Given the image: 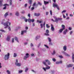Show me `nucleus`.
<instances>
[{
    "label": "nucleus",
    "mask_w": 74,
    "mask_h": 74,
    "mask_svg": "<svg viewBox=\"0 0 74 74\" xmlns=\"http://www.w3.org/2000/svg\"><path fill=\"white\" fill-rule=\"evenodd\" d=\"M63 49L64 51H66L67 50V46L66 45L64 46L63 47Z\"/></svg>",
    "instance_id": "obj_14"
},
{
    "label": "nucleus",
    "mask_w": 74,
    "mask_h": 74,
    "mask_svg": "<svg viewBox=\"0 0 74 74\" xmlns=\"http://www.w3.org/2000/svg\"><path fill=\"white\" fill-rule=\"evenodd\" d=\"M3 0H0V6H3Z\"/></svg>",
    "instance_id": "obj_18"
},
{
    "label": "nucleus",
    "mask_w": 74,
    "mask_h": 74,
    "mask_svg": "<svg viewBox=\"0 0 74 74\" xmlns=\"http://www.w3.org/2000/svg\"><path fill=\"white\" fill-rule=\"evenodd\" d=\"M74 66V64H69L67 66V67L68 68H69L70 67H72Z\"/></svg>",
    "instance_id": "obj_10"
},
{
    "label": "nucleus",
    "mask_w": 74,
    "mask_h": 74,
    "mask_svg": "<svg viewBox=\"0 0 74 74\" xmlns=\"http://www.w3.org/2000/svg\"><path fill=\"white\" fill-rule=\"evenodd\" d=\"M15 64L16 66H18V67H20L21 66V63H18V60L17 59L16 60Z\"/></svg>",
    "instance_id": "obj_4"
},
{
    "label": "nucleus",
    "mask_w": 74,
    "mask_h": 74,
    "mask_svg": "<svg viewBox=\"0 0 74 74\" xmlns=\"http://www.w3.org/2000/svg\"><path fill=\"white\" fill-rule=\"evenodd\" d=\"M23 34H24V32L23 31H22L21 34V35H23Z\"/></svg>",
    "instance_id": "obj_45"
},
{
    "label": "nucleus",
    "mask_w": 74,
    "mask_h": 74,
    "mask_svg": "<svg viewBox=\"0 0 74 74\" xmlns=\"http://www.w3.org/2000/svg\"><path fill=\"white\" fill-rule=\"evenodd\" d=\"M30 46L31 47H34V45H33V43H31L30 44Z\"/></svg>",
    "instance_id": "obj_44"
},
{
    "label": "nucleus",
    "mask_w": 74,
    "mask_h": 74,
    "mask_svg": "<svg viewBox=\"0 0 74 74\" xmlns=\"http://www.w3.org/2000/svg\"><path fill=\"white\" fill-rule=\"evenodd\" d=\"M23 31L24 33H26V32H27V30H23Z\"/></svg>",
    "instance_id": "obj_61"
},
{
    "label": "nucleus",
    "mask_w": 74,
    "mask_h": 74,
    "mask_svg": "<svg viewBox=\"0 0 74 74\" xmlns=\"http://www.w3.org/2000/svg\"><path fill=\"white\" fill-rule=\"evenodd\" d=\"M49 45H52V43L51 42H49Z\"/></svg>",
    "instance_id": "obj_55"
},
{
    "label": "nucleus",
    "mask_w": 74,
    "mask_h": 74,
    "mask_svg": "<svg viewBox=\"0 0 74 74\" xmlns=\"http://www.w3.org/2000/svg\"><path fill=\"white\" fill-rule=\"evenodd\" d=\"M52 60L53 62H56V59L55 58H53L52 59Z\"/></svg>",
    "instance_id": "obj_37"
},
{
    "label": "nucleus",
    "mask_w": 74,
    "mask_h": 74,
    "mask_svg": "<svg viewBox=\"0 0 74 74\" xmlns=\"http://www.w3.org/2000/svg\"><path fill=\"white\" fill-rule=\"evenodd\" d=\"M59 57L60 58H63V56H59Z\"/></svg>",
    "instance_id": "obj_63"
},
{
    "label": "nucleus",
    "mask_w": 74,
    "mask_h": 74,
    "mask_svg": "<svg viewBox=\"0 0 74 74\" xmlns=\"http://www.w3.org/2000/svg\"><path fill=\"white\" fill-rule=\"evenodd\" d=\"M62 53H63V54H64L65 56H68V57H70V55H69V54H67V53H66L64 51H61Z\"/></svg>",
    "instance_id": "obj_7"
},
{
    "label": "nucleus",
    "mask_w": 74,
    "mask_h": 74,
    "mask_svg": "<svg viewBox=\"0 0 74 74\" xmlns=\"http://www.w3.org/2000/svg\"><path fill=\"white\" fill-rule=\"evenodd\" d=\"M67 29H66L64 31V34H66V33H67Z\"/></svg>",
    "instance_id": "obj_21"
},
{
    "label": "nucleus",
    "mask_w": 74,
    "mask_h": 74,
    "mask_svg": "<svg viewBox=\"0 0 74 74\" xmlns=\"http://www.w3.org/2000/svg\"><path fill=\"white\" fill-rule=\"evenodd\" d=\"M28 70H29V68H27V67H26L25 69V72H27Z\"/></svg>",
    "instance_id": "obj_27"
},
{
    "label": "nucleus",
    "mask_w": 74,
    "mask_h": 74,
    "mask_svg": "<svg viewBox=\"0 0 74 74\" xmlns=\"http://www.w3.org/2000/svg\"><path fill=\"white\" fill-rule=\"evenodd\" d=\"M48 40L49 42H51L52 40H51V38H50L48 37Z\"/></svg>",
    "instance_id": "obj_32"
},
{
    "label": "nucleus",
    "mask_w": 74,
    "mask_h": 74,
    "mask_svg": "<svg viewBox=\"0 0 74 74\" xmlns=\"http://www.w3.org/2000/svg\"><path fill=\"white\" fill-rule=\"evenodd\" d=\"M42 69L44 70L45 71H47V70H47V69H46V68L43 67L42 68Z\"/></svg>",
    "instance_id": "obj_34"
},
{
    "label": "nucleus",
    "mask_w": 74,
    "mask_h": 74,
    "mask_svg": "<svg viewBox=\"0 0 74 74\" xmlns=\"http://www.w3.org/2000/svg\"><path fill=\"white\" fill-rule=\"evenodd\" d=\"M72 33H73V31H70V35H71V34H72Z\"/></svg>",
    "instance_id": "obj_56"
},
{
    "label": "nucleus",
    "mask_w": 74,
    "mask_h": 74,
    "mask_svg": "<svg viewBox=\"0 0 74 74\" xmlns=\"http://www.w3.org/2000/svg\"><path fill=\"white\" fill-rule=\"evenodd\" d=\"M10 58V53H8L7 54H6L5 55V56L4 57V59L5 60H8Z\"/></svg>",
    "instance_id": "obj_3"
},
{
    "label": "nucleus",
    "mask_w": 74,
    "mask_h": 74,
    "mask_svg": "<svg viewBox=\"0 0 74 74\" xmlns=\"http://www.w3.org/2000/svg\"><path fill=\"white\" fill-rule=\"evenodd\" d=\"M64 30V29H63L62 28L60 29L59 30V32L60 33H62V32H63V30Z\"/></svg>",
    "instance_id": "obj_31"
},
{
    "label": "nucleus",
    "mask_w": 74,
    "mask_h": 74,
    "mask_svg": "<svg viewBox=\"0 0 74 74\" xmlns=\"http://www.w3.org/2000/svg\"><path fill=\"white\" fill-rule=\"evenodd\" d=\"M5 6L3 8V10H5V9H6V8H7V7H6V6Z\"/></svg>",
    "instance_id": "obj_59"
},
{
    "label": "nucleus",
    "mask_w": 74,
    "mask_h": 74,
    "mask_svg": "<svg viewBox=\"0 0 74 74\" xmlns=\"http://www.w3.org/2000/svg\"><path fill=\"white\" fill-rule=\"evenodd\" d=\"M35 26V23H32V26L34 27V26Z\"/></svg>",
    "instance_id": "obj_50"
},
{
    "label": "nucleus",
    "mask_w": 74,
    "mask_h": 74,
    "mask_svg": "<svg viewBox=\"0 0 74 74\" xmlns=\"http://www.w3.org/2000/svg\"><path fill=\"white\" fill-rule=\"evenodd\" d=\"M4 21H5V19H3V20L1 22V24L3 25L4 26H5V27H4V28L5 29L9 26V25H8V23H9V25H11V23L9 22L8 21H7L6 23H4Z\"/></svg>",
    "instance_id": "obj_1"
},
{
    "label": "nucleus",
    "mask_w": 74,
    "mask_h": 74,
    "mask_svg": "<svg viewBox=\"0 0 74 74\" xmlns=\"http://www.w3.org/2000/svg\"><path fill=\"white\" fill-rule=\"evenodd\" d=\"M46 33H49V30H48V29L46 30Z\"/></svg>",
    "instance_id": "obj_40"
},
{
    "label": "nucleus",
    "mask_w": 74,
    "mask_h": 74,
    "mask_svg": "<svg viewBox=\"0 0 74 74\" xmlns=\"http://www.w3.org/2000/svg\"><path fill=\"white\" fill-rule=\"evenodd\" d=\"M51 74H54V71H51Z\"/></svg>",
    "instance_id": "obj_53"
},
{
    "label": "nucleus",
    "mask_w": 74,
    "mask_h": 74,
    "mask_svg": "<svg viewBox=\"0 0 74 74\" xmlns=\"http://www.w3.org/2000/svg\"><path fill=\"white\" fill-rule=\"evenodd\" d=\"M66 12V10H64L62 12V14H63L64 12Z\"/></svg>",
    "instance_id": "obj_43"
},
{
    "label": "nucleus",
    "mask_w": 74,
    "mask_h": 74,
    "mask_svg": "<svg viewBox=\"0 0 74 74\" xmlns=\"http://www.w3.org/2000/svg\"><path fill=\"white\" fill-rule=\"evenodd\" d=\"M44 46L46 47V48H49V47L48 46H47V45H44Z\"/></svg>",
    "instance_id": "obj_39"
},
{
    "label": "nucleus",
    "mask_w": 74,
    "mask_h": 74,
    "mask_svg": "<svg viewBox=\"0 0 74 74\" xmlns=\"http://www.w3.org/2000/svg\"><path fill=\"white\" fill-rule=\"evenodd\" d=\"M44 4L45 5H47V4H49V1H44Z\"/></svg>",
    "instance_id": "obj_15"
},
{
    "label": "nucleus",
    "mask_w": 74,
    "mask_h": 74,
    "mask_svg": "<svg viewBox=\"0 0 74 74\" xmlns=\"http://www.w3.org/2000/svg\"><path fill=\"white\" fill-rule=\"evenodd\" d=\"M12 43L14 42V38H13L12 39Z\"/></svg>",
    "instance_id": "obj_51"
},
{
    "label": "nucleus",
    "mask_w": 74,
    "mask_h": 74,
    "mask_svg": "<svg viewBox=\"0 0 74 74\" xmlns=\"http://www.w3.org/2000/svg\"><path fill=\"white\" fill-rule=\"evenodd\" d=\"M15 15L17 16H18L19 15V12H16Z\"/></svg>",
    "instance_id": "obj_22"
},
{
    "label": "nucleus",
    "mask_w": 74,
    "mask_h": 74,
    "mask_svg": "<svg viewBox=\"0 0 74 74\" xmlns=\"http://www.w3.org/2000/svg\"><path fill=\"white\" fill-rule=\"evenodd\" d=\"M58 21H62V18H58Z\"/></svg>",
    "instance_id": "obj_49"
},
{
    "label": "nucleus",
    "mask_w": 74,
    "mask_h": 74,
    "mask_svg": "<svg viewBox=\"0 0 74 74\" xmlns=\"http://www.w3.org/2000/svg\"><path fill=\"white\" fill-rule=\"evenodd\" d=\"M55 53H56V51H55L53 50V52L52 53V54L53 55H54Z\"/></svg>",
    "instance_id": "obj_29"
},
{
    "label": "nucleus",
    "mask_w": 74,
    "mask_h": 74,
    "mask_svg": "<svg viewBox=\"0 0 74 74\" xmlns=\"http://www.w3.org/2000/svg\"><path fill=\"white\" fill-rule=\"evenodd\" d=\"M0 31L2 32H3L4 33H5L6 32L3 29L0 30Z\"/></svg>",
    "instance_id": "obj_35"
},
{
    "label": "nucleus",
    "mask_w": 74,
    "mask_h": 74,
    "mask_svg": "<svg viewBox=\"0 0 74 74\" xmlns=\"http://www.w3.org/2000/svg\"><path fill=\"white\" fill-rule=\"evenodd\" d=\"M40 36H36L35 37L36 40L37 41V40L38 39H39V38H40Z\"/></svg>",
    "instance_id": "obj_17"
},
{
    "label": "nucleus",
    "mask_w": 74,
    "mask_h": 74,
    "mask_svg": "<svg viewBox=\"0 0 74 74\" xmlns=\"http://www.w3.org/2000/svg\"><path fill=\"white\" fill-rule=\"evenodd\" d=\"M28 1L29 2V4H30V5H32V2H33V0H29Z\"/></svg>",
    "instance_id": "obj_20"
},
{
    "label": "nucleus",
    "mask_w": 74,
    "mask_h": 74,
    "mask_svg": "<svg viewBox=\"0 0 74 74\" xmlns=\"http://www.w3.org/2000/svg\"><path fill=\"white\" fill-rule=\"evenodd\" d=\"M37 22H38L39 23H41L42 22L41 21H39V20H38L37 21Z\"/></svg>",
    "instance_id": "obj_42"
},
{
    "label": "nucleus",
    "mask_w": 74,
    "mask_h": 74,
    "mask_svg": "<svg viewBox=\"0 0 74 74\" xmlns=\"http://www.w3.org/2000/svg\"><path fill=\"white\" fill-rule=\"evenodd\" d=\"M41 45V43H39L38 45V48H39L40 47V46Z\"/></svg>",
    "instance_id": "obj_57"
},
{
    "label": "nucleus",
    "mask_w": 74,
    "mask_h": 74,
    "mask_svg": "<svg viewBox=\"0 0 74 74\" xmlns=\"http://www.w3.org/2000/svg\"><path fill=\"white\" fill-rule=\"evenodd\" d=\"M25 17H23V19H25V22H27V21H28V20H27V19H25Z\"/></svg>",
    "instance_id": "obj_28"
},
{
    "label": "nucleus",
    "mask_w": 74,
    "mask_h": 74,
    "mask_svg": "<svg viewBox=\"0 0 74 74\" xmlns=\"http://www.w3.org/2000/svg\"><path fill=\"white\" fill-rule=\"evenodd\" d=\"M27 44H28V43L27 42H25L24 43V45H27Z\"/></svg>",
    "instance_id": "obj_60"
},
{
    "label": "nucleus",
    "mask_w": 74,
    "mask_h": 74,
    "mask_svg": "<svg viewBox=\"0 0 74 74\" xmlns=\"http://www.w3.org/2000/svg\"><path fill=\"white\" fill-rule=\"evenodd\" d=\"M42 63H43V64L44 65H45V66H46V70H49V69H50V68H51V67L49 66H48V64H47V62H45L44 61H43L42 62Z\"/></svg>",
    "instance_id": "obj_2"
},
{
    "label": "nucleus",
    "mask_w": 74,
    "mask_h": 74,
    "mask_svg": "<svg viewBox=\"0 0 74 74\" xmlns=\"http://www.w3.org/2000/svg\"><path fill=\"white\" fill-rule=\"evenodd\" d=\"M32 72H33V73H36V71H34L33 70H32Z\"/></svg>",
    "instance_id": "obj_46"
},
{
    "label": "nucleus",
    "mask_w": 74,
    "mask_h": 74,
    "mask_svg": "<svg viewBox=\"0 0 74 74\" xmlns=\"http://www.w3.org/2000/svg\"><path fill=\"white\" fill-rule=\"evenodd\" d=\"M23 71H18V73H22Z\"/></svg>",
    "instance_id": "obj_54"
},
{
    "label": "nucleus",
    "mask_w": 74,
    "mask_h": 74,
    "mask_svg": "<svg viewBox=\"0 0 74 74\" xmlns=\"http://www.w3.org/2000/svg\"><path fill=\"white\" fill-rule=\"evenodd\" d=\"M46 27H47V28H49V26H48V25L47 24L46 25Z\"/></svg>",
    "instance_id": "obj_58"
},
{
    "label": "nucleus",
    "mask_w": 74,
    "mask_h": 74,
    "mask_svg": "<svg viewBox=\"0 0 74 74\" xmlns=\"http://www.w3.org/2000/svg\"><path fill=\"white\" fill-rule=\"evenodd\" d=\"M27 4H25V7H27Z\"/></svg>",
    "instance_id": "obj_64"
},
{
    "label": "nucleus",
    "mask_w": 74,
    "mask_h": 74,
    "mask_svg": "<svg viewBox=\"0 0 74 74\" xmlns=\"http://www.w3.org/2000/svg\"><path fill=\"white\" fill-rule=\"evenodd\" d=\"M13 56L14 57V58L16 57L17 56V54H16V53H14Z\"/></svg>",
    "instance_id": "obj_30"
},
{
    "label": "nucleus",
    "mask_w": 74,
    "mask_h": 74,
    "mask_svg": "<svg viewBox=\"0 0 74 74\" xmlns=\"http://www.w3.org/2000/svg\"><path fill=\"white\" fill-rule=\"evenodd\" d=\"M40 26H41V28H42V27H43V25H42V24H41L40 25Z\"/></svg>",
    "instance_id": "obj_47"
},
{
    "label": "nucleus",
    "mask_w": 74,
    "mask_h": 74,
    "mask_svg": "<svg viewBox=\"0 0 74 74\" xmlns=\"http://www.w3.org/2000/svg\"><path fill=\"white\" fill-rule=\"evenodd\" d=\"M29 57V54L27 53L25 54V56H24L23 58V59L24 60H26L27 58H28Z\"/></svg>",
    "instance_id": "obj_6"
},
{
    "label": "nucleus",
    "mask_w": 74,
    "mask_h": 74,
    "mask_svg": "<svg viewBox=\"0 0 74 74\" xmlns=\"http://www.w3.org/2000/svg\"><path fill=\"white\" fill-rule=\"evenodd\" d=\"M53 17L54 18L55 20H54L53 19H51V21H53V22H57V23H58V18L56 17V16H53Z\"/></svg>",
    "instance_id": "obj_5"
},
{
    "label": "nucleus",
    "mask_w": 74,
    "mask_h": 74,
    "mask_svg": "<svg viewBox=\"0 0 74 74\" xmlns=\"http://www.w3.org/2000/svg\"><path fill=\"white\" fill-rule=\"evenodd\" d=\"M9 3V4L10 5H12V0H10Z\"/></svg>",
    "instance_id": "obj_19"
},
{
    "label": "nucleus",
    "mask_w": 74,
    "mask_h": 74,
    "mask_svg": "<svg viewBox=\"0 0 74 74\" xmlns=\"http://www.w3.org/2000/svg\"><path fill=\"white\" fill-rule=\"evenodd\" d=\"M14 39L16 41L18 42H19V41L18 40V38H17V37H15L14 38Z\"/></svg>",
    "instance_id": "obj_26"
},
{
    "label": "nucleus",
    "mask_w": 74,
    "mask_h": 74,
    "mask_svg": "<svg viewBox=\"0 0 74 74\" xmlns=\"http://www.w3.org/2000/svg\"><path fill=\"white\" fill-rule=\"evenodd\" d=\"M51 30L52 32H54L55 31V28L53 27V25L52 24L51 25Z\"/></svg>",
    "instance_id": "obj_11"
},
{
    "label": "nucleus",
    "mask_w": 74,
    "mask_h": 74,
    "mask_svg": "<svg viewBox=\"0 0 74 74\" xmlns=\"http://www.w3.org/2000/svg\"><path fill=\"white\" fill-rule=\"evenodd\" d=\"M53 7H54V8H55V7H56L58 5L56 3H53Z\"/></svg>",
    "instance_id": "obj_16"
},
{
    "label": "nucleus",
    "mask_w": 74,
    "mask_h": 74,
    "mask_svg": "<svg viewBox=\"0 0 74 74\" xmlns=\"http://www.w3.org/2000/svg\"><path fill=\"white\" fill-rule=\"evenodd\" d=\"M10 38H11V36H8L6 38L7 41H9L10 40Z\"/></svg>",
    "instance_id": "obj_12"
},
{
    "label": "nucleus",
    "mask_w": 74,
    "mask_h": 74,
    "mask_svg": "<svg viewBox=\"0 0 74 74\" xmlns=\"http://www.w3.org/2000/svg\"><path fill=\"white\" fill-rule=\"evenodd\" d=\"M36 2H34L33 5V6L34 7V6H35V5H36Z\"/></svg>",
    "instance_id": "obj_41"
},
{
    "label": "nucleus",
    "mask_w": 74,
    "mask_h": 74,
    "mask_svg": "<svg viewBox=\"0 0 74 74\" xmlns=\"http://www.w3.org/2000/svg\"><path fill=\"white\" fill-rule=\"evenodd\" d=\"M49 33H47L45 34V36H49V34H48Z\"/></svg>",
    "instance_id": "obj_38"
},
{
    "label": "nucleus",
    "mask_w": 74,
    "mask_h": 74,
    "mask_svg": "<svg viewBox=\"0 0 74 74\" xmlns=\"http://www.w3.org/2000/svg\"><path fill=\"white\" fill-rule=\"evenodd\" d=\"M21 13L22 14H24L25 13V12L24 11H23L21 12Z\"/></svg>",
    "instance_id": "obj_52"
},
{
    "label": "nucleus",
    "mask_w": 74,
    "mask_h": 74,
    "mask_svg": "<svg viewBox=\"0 0 74 74\" xmlns=\"http://www.w3.org/2000/svg\"><path fill=\"white\" fill-rule=\"evenodd\" d=\"M6 5H7V6H9V4H5L4 5H3V6H6Z\"/></svg>",
    "instance_id": "obj_48"
},
{
    "label": "nucleus",
    "mask_w": 74,
    "mask_h": 74,
    "mask_svg": "<svg viewBox=\"0 0 74 74\" xmlns=\"http://www.w3.org/2000/svg\"><path fill=\"white\" fill-rule=\"evenodd\" d=\"M8 14V12H7L4 15L5 18H6Z\"/></svg>",
    "instance_id": "obj_23"
},
{
    "label": "nucleus",
    "mask_w": 74,
    "mask_h": 74,
    "mask_svg": "<svg viewBox=\"0 0 74 74\" xmlns=\"http://www.w3.org/2000/svg\"><path fill=\"white\" fill-rule=\"evenodd\" d=\"M34 21H35V20L34 19H31L30 18H29L28 19V21L29 23H30V22H32V23H33V22H34Z\"/></svg>",
    "instance_id": "obj_9"
},
{
    "label": "nucleus",
    "mask_w": 74,
    "mask_h": 74,
    "mask_svg": "<svg viewBox=\"0 0 74 74\" xmlns=\"http://www.w3.org/2000/svg\"><path fill=\"white\" fill-rule=\"evenodd\" d=\"M62 29L64 30L65 29V26L64 25H62Z\"/></svg>",
    "instance_id": "obj_24"
},
{
    "label": "nucleus",
    "mask_w": 74,
    "mask_h": 74,
    "mask_svg": "<svg viewBox=\"0 0 74 74\" xmlns=\"http://www.w3.org/2000/svg\"><path fill=\"white\" fill-rule=\"evenodd\" d=\"M38 3L39 5H40V6L42 5V3H40V2H38Z\"/></svg>",
    "instance_id": "obj_36"
},
{
    "label": "nucleus",
    "mask_w": 74,
    "mask_h": 74,
    "mask_svg": "<svg viewBox=\"0 0 74 74\" xmlns=\"http://www.w3.org/2000/svg\"><path fill=\"white\" fill-rule=\"evenodd\" d=\"M45 62H46H46L47 63L48 65H51V61H49V60H48V59L45 60Z\"/></svg>",
    "instance_id": "obj_8"
},
{
    "label": "nucleus",
    "mask_w": 74,
    "mask_h": 74,
    "mask_svg": "<svg viewBox=\"0 0 74 74\" xmlns=\"http://www.w3.org/2000/svg\"><path fill=\"white\" fill-rule=\"evenodd\" d=\"M34 16H40V13H35L34 14Z\"/></svg>",
    "instance_id": "obj_13"
},
{
    "label": "nucleus",
    "mask_w": 74,
    "mask_h": 74,
    "mask_svg": "<svg viewBox=\"0 0 74 74\" xmlns=\"http://www.w3.org/2000/svg\"><path fill=\"white\" fill-rule=\"evenodd\" d=\"M43 10H45V8L44 5H43Z\"/></svg>",
    "instance_id": "obj_62"
},
{
    "label": "nucleus",
    "mask_w": 74,
    "mask_h": 74,
    "mask_svg": "<svg viewBox=\"0 0 74 74\" xmlns=\"http://www.w3.org/2000/svg\"><path fill=\"white\" fill-rule=\"evenodd\" d=\"M72 60H74V54L73 53H72Z\"/></svg>",
    "instance_id": "obj_33"
},
{
    "label": "nucleus",
    "mask_w": 74,
    "mask_h": 74,
    "mask_svg": "<svg viewBox=\"0 0 74 74\" xmlns=\"http://www.w3.org/2000/svg\"><path fill=\"white\" fill-rule=\"evenodd\" d=\"M6 73L8 74H11V72L8 70H7L6 71Z\"/></svg>",
    "instance_id": "obj_25"
}]
</instances>
